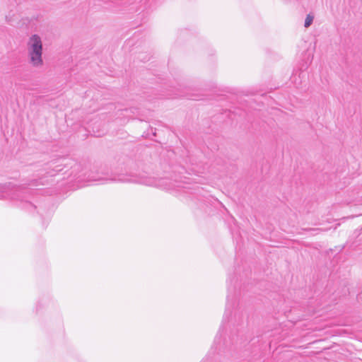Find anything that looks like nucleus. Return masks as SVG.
Here are the masks:
<instances>
[{
  "label": "nucleus",
  "mask_w": 362,
  "mask_h": 362,
  "mask_svg": "<svg viewBox=\"0 0 362 362\" xmlns=\"http://www.w3.org/2000/svg\"><path fill=\"white\" fill-rule=\"evenodd\" d=\"M28 52L30 63L33 66L39 68L43 65L42 43L37 35H33L28 43Z\"/></svg>",
  "instance_id": "f257e3e1"
},
{
  "label": "nucleus",
  "mask_w": 362,
  "mask_h": 362,
  "mask_svg": "<svg viewBox=\"0 0 362 362\" xmlns=\"http://www.w3.org/2000/svg\"><path fill=\"white\" fill-rule=\"evenodd\" d=\"M304 230L306 231H326L327 230L326 229L319 228H305Z\"/></svg>",
  "instance_id": "7ed1b4c3"
},
{
  "label": "nucleus",
  "mask_w": 362,
  "mask_h": 362,
  "mask_svg": "<svg viewBox=\"0 0 362 362\" xmlns=\"http://www.w3.org/2000/svg\"><path fill=\"white\" fill-rule=\"evenodd\" d=\"M313 21V16H312L310 15H308L305 20L304 26L305 28H308L312 24Z\"/></svg>",
  "instance_id": "f03ea898"
}]
</instances>
